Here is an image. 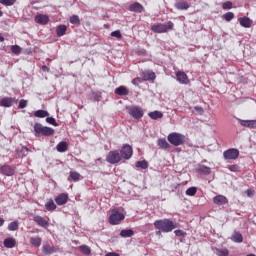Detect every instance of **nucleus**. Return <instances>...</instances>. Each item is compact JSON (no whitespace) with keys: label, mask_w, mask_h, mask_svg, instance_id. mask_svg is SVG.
I'll list each match as a JSON object with an SVG mask.
<instances>
[{"label":"nucleus","mask_w":256,"mask_h":256,"mask_svg":"<svg viewBox=\"0 0 256 256\" xmlns=\"http://www.w3.org/2000/svg\"><path fill=\"white\" fill-rule=\"evenodd\" d=\"M148 116L150 117V119L157 121V119H163V112L155 110L148 113Z\"/></svg>","instance_id":"25"},{"label":"nucleus","mask_w":256,"mask_h":256,"mask_svg":"<svg viewBox=\"0 0 256 256\" xmlns=\"http://www.w3.org/2000/svg\"><path fill=\"white\" fill-rule=\"evenodd\" d=\"M16 245L17 240H15V238L9 237L4 239V247H6V249H13V247H15Z\"/></svg>","instance_id":"15"},{"label":"nucleus","mask_w":256,"mask_h":256,"mask_svg":"<svg viewBox=\"0 0 256 256\" xmlns=\"http://www.w3.org/2000/svg\"><path fill=\"white\" fill-rule=\"evenodd\" d=\"M34 133L35 137H41V135H43L44 137H51V135L55 133V129L47 126H42L41 123H35Z\"/></svg>","instance_id":"2"},{"label":"nucleus","mask_w":256,"mask_h":256,"mask_svg":"<svg viewBox=\"0 0 256 256\" xmlns=\"http://www.w3.org/2000/svg\"><path fill=\"white\" fill-rule=\"evenodd\" d=\"M174 234L176 235V237H187V232L183 230H175Z\"/></svg>","instance_id":"47"},{"label":"nucleus","mask_w":256,"mask_h":256,"mask_svg":"<svg viewBox=\"0 0 256 256\" xmlns=\"http://www.w3.org/2000/svg\"><path fill=\"white\" fill-rule=\"evenodd\" d=\"M222 18L224 21H233V19H235V14L233 12H227L223 14Z\"/></svg>","instance_id":"38"},{"label":"nucleus","mask_w":256,"mask_h":256,"mask_svg":"<svg viewBox=\"0 0 256 256\" xmlns=\"http://www.w3.org/2000/svg\"><path fill=\"white\" fill-rule=\"evenodd\" d=\"M0 173L6 177H11L15 175V168L11 167L10 165H3L0 166Z\"/></svg>","instance_id":"11"},{"label":"nucleus","mask_w":256,"mask_h":256,"mask_svg":"<svg viewBox=\"0 0 256 256\" xmlns=\"http://www.w3.org/2000/svg\"><path fill=\"white\" fill-rule=\"evenodd\" d=\"M121 153L117 150L110 151L106 156L107 163H110V165H115L121 161Z\"/></svg>","instance_id":"6"},{"label":"nucleus","mask_w":256,"mask_h":256,"mask_svg":"<svg viewBox=\"0 0 256 256\" xmlns=\"http://www.w3.org/2000/svg\"><path fill=\"white\" fill-rule=\"evenodd\" d=\"M136 167H138L140 169H148L149 168V163H147V161H145V160L138 161V162H136Z\"/></svg>","instance_id":"41"},{"label":"nucleus","mask_w":256,"mask_h":256,"mask_svg":"<svg viewBox=\"0 0 256 256\" xmlns=\"http://www.w3.org/2000/svg\"><path fill=\"white\" fill-rule=\"evenodd\" d=\"M0 17H3V12L0 10Z\"/></svg>","instance_id":"59"},{"label":"nucleus","mask_w":256,"mask_h":256,"mask_svg":"<svg viewBox=\"0 0 256 256\" xmlns=\"http://www.w3.org/2000/svg\"><path fill=\"white\" fill-rule=\"evenodd\" d=\"M141 83V78H134L132 80V85H139Z\"/></svg>","instance_id":"52"},{"label":"nucleus","mask_w":256,"mask_h":256,"mask_svg":"<svg viewBox=\"0 0 256 256\" xmlns=\"http://www.w3.org/2000/svg\"><path fill=\"white\" fill-rule=\"evenodd\" d=\"M223 157L226 161H235L239 157V150L235 148L224 151Z\"/></svg>","instance_id":"8"},{"label":"nucleus","mask_w":256,"mask_h":256,"mask_svg":"<svg viewBox=\"0 0 256 256\" xmlns=\"http://www.w3.org/2000/svg\"><path fill=\"white\" fill-rule=\"evenodd\" d=\"M42 71L49 73L50 69L47 66H42Z\"/></svg>","instance_id":"55"},{"label":"nucleus","mask_w":256,"mask_h":256,"mask_svg":"<svg viewBox=\"0 0 256 256\" xmlns=\"http://www.w3.org/2000/svg\"><path fill=\"white\" fill-rule=\"evenodd\" d=\"M196 172L201 173L202 175H211V168L205 165H198Z\"/></svg>","instance_id":"19"},{"label":"nucleus","mask_w":256,"mask_h":256,"mask_svg":"<svg viewBox=\"0 0 256 256\" xmlns=\"http://www.w3.org/2000/svg\"><path fill=\"white\" fill-rule=\"evenodd\" d=\"M46 122H48L50 125H53L54 127H59V123H57L53 117H47Z\"/></svg>","instance_id":"46"},{"label":"nucleus","mask_w":256,"mask_h":256,"mask_svg":"<svg viewBox=\"0 0 256 256\" xmlns=\"http://www.w3.org/2000/svg\"><path fill=\"white\" fill-rule=\"evenodd\" d=\"M195 111H200V113H203V108L196 106L195 107Z\"/></svg>","instance_id":"56"},{"label":"nucleus","mask_w":256,"mask_h":256,"mask_svg":"<svg viewBox=\"0 0 256 256\" xmlns=\"http://www.w3.org/2000/svg\"><path fill=\"white\" fill-rule=\"evenodd\" d=\"M129 10L133 11L134 13H143V6L140 3L136 2L130 5Z\"/></svg>","instance_id":"24"},{"label":"nucleus","mask_w":256,"mask_h":256,"mask_svg":"<svg viewBox=\"0 0 256 256\" xmlns=\"http://www.w3.org/2000/svg\"><path fill=\"white\" fill-rule=\"evenodd\" d=\"M70 177L73 179V181H79L81 179V174L78 172L72 171L70 172Z\"/></svg>","instance_id":"43"},{"label":"nucleus","mask_w":256,"mask_h":256,"mask_svg":"<svg viewBox=\"0 0 256 256\" xmlns=\"http://www.w3.org/2000/svg\"><path fill=\"white\" fill-rule=\"evenodd\" d=\"M223 9H233V2L227 1L222 4Z\"/></svg>","instance_id":"48"},{"label":"nucleus","mask_w":256,"mask_h":256,"mask_svg":"<svg viewBox=\"0 0 256 256\" xmlns=\"http://www.w3.org/2000/svg\"><path fill=\"white\" fill-rule=\"evenodd\" d=\"M127 111L134 119H141L144 115L143 109L139 106H129L127 107Z\"/></svg>","instance_id":"7"},{"label":"nucleus","mask_w":256,"mask_h":256,"mask_svg":"<svg viewBox=\"0 0 256 256\" xmlns=\"http://www.w3.org/2000/svg\"><path fill=\"white\" fill-rule=\"evenodd\" d=\"M158 146L160 149H169L171 145L167 143V140L165 138L158 139Z\"/></svg>","instance_id":"34"},{"label":"nucleus","mask_w":256,"mask_h":256,"mask_svg":"<svg viewBox=\"0 0 256 256\" xmlns=\"http://www.w3.org/2000/svg\"><path fill=\"white\" fill-rule=\"evenodd\" d=\"M42 250L45 255H51V253H55V247L49 245L48 243L43 245Z\"/></svg>","instance_id":"28"},{"label":"nucleus","mask_w":256,"mask_h":256,"mask_svg":"<svg viewBox=\"0 0 256 256\" xmlns=\"http://www.w3.org/2000/svg\"><path fill=\"white\" fill-rule=\"evenodd\" d=\"M35 21L39 25H47V23H49V16L45 14H38L35 16Z\"/></svg>","instance_id":"14"},{"label":"nucleus","mask_w":256,"mask_h":256,"mask_svg":"<svg viewBox=\"0 0 256 256\" xmlns=\"http://www.w3.org/2000/svg\"><path fill=\"white\" fill-rule=\"evenodd\" d=\"M214 253L217 256H229V249H227V248H215Z\"/></svg>","instance_id":"29"},{"label":"nucleus","mask_w":256,"mask_h":256,"mask_svg":"<svg viewBox=\"0 0 256 256\" xmlns=\"http://www.w3.org/2000/svg\"><path fill=\"white\" fill-rule=\"evenodd\" d=\"M45 207L47 211H55L57 209V205H55V202H53V200L48 201L45 204Z\"/></svg>","instance_id":"36"},{"label":"nucleus","mask_w":256,"mask_h":256,"mask_svg":"<svg viewBox=\"0 0 256 256\" xmlns=\"http://www.w3.org/2000/svg\"><path fill=\"white\" fill-rule=\"evenodd\" d=\"M19 229V222L13 221L8 225V231H17Z\"/></svg>","instance_id":"40"},{"label":"nucleus","mask_w":256,"mask_h":256,"mask_svg":"<svg viewBox=\"0 0 256 256\" xmlns=\"http://www.w3.org/2000/svg\"><path fill=\"white\" fill-rule=\"evenodd\" d=\"M156 235H161V231L156 232Z\"/></svg>","instance_id":"60"},{"label":"nucleus","mask_w":256,"mask_h":256,"mask_svg":"<svg viewBox=\"0 0 256 256\" xmlns=\"http://www.w3.org/2000/svg\"><path fill=\"white\" fill-rule=\"evenodd\" d=\"M105 256H119V254L116 252H108L105 254Z\"/></svg>","instance_id":"54"},{"label":"nucleus","mask_w":256,"mask_h":256,"mask_svg":"<svg viewBox=\"0 0 256 256\" xmlns=\"http://www.w3.org/2000/svg\"><path fill=\"white\" fill-rule=\"evenodd\" d=\"M13 103H15V99L14 98H3L2 100H0V107H11V105H13Z\"/></svg>","instance_id":"21"},{"label":"nucleus","mask_w":256,"mask_h":256,"mask_svg":"<svg viewBox=\"0 0 256 256\" xmlns=\"http://www.w3.org/2000/svg\"><path fill=\"white\" fill-rule=\"evenodd\" d=\"M69 200V195L65 194V193H62L60 195H58L56 198H55V202L58 204V205H65V203H67V201Z\"/></svg>","instance_id":"16"},{"label":"nucleus","mask_w":256,"mask_h":256,"mask_svg":"<svg viewBox=\"0 0 256 256\" xmlns=\"http://www.w3.org/2000/svg\"><path fill=\"white\" fill-rule=\"evenodd\" d=\"M120 156L122 159L129 160L130 157H133V148L130 145L125 144L120 150Z\"/></svg>","instance_id":"9"},{"label":"nucleus","mask_w":256,"mask_h":256,"mask_svg":"<svg viewBox=\"0 0 256 256\" xmlns=\"http://www.w3.org/2000/svg\"><path fill=\"white\" fill-rule=\"evenodd\" d=\"M42 239L39 236L36 237H31L30 238V245H32V247H41V243H42Z\"/></svg>","instance_id":"26"},{"label":"nucleus","mask_w":256,"mask_h":256,"mask_svg":"<svg viewBox=\"0 0 256 256\" xmlns=\"http://www.w3.org/2000/svg\"><path fill=\"white\" fill-rule=\"evenodd\" d=\"M79 250L84 255H91V248L89 246H87V245H81L79 247Z\"/></svg>","instance_id":"37"},{"label":"nucleus","mask_w":256,"mask_h":256,"mask_svg":"<svg viewBox=\"0 0 256 256\" xmlns=\"http://www.w3.org/2000/svg\"><path fill=\"white\" fill-rule=\"evenodd\" d=\"M186 195L188 197H195L197 195V187H190L186 190Z\"/></svg>","instance_id":"39"},{"label":"nucleus","mask_w":256,"mask_h":256,"mask_svg":"<svg viewBox=\"0 0 256 256\" xmlns=\"http://www.w3.org/2000/svg\"><path fill=\"white\" fill-rule=\"evenodd\" d=\"M155 229L162 233H171L176 228L175 223L169 219L156 220L154 222Z\"/></svg>","instance_id":"1"},{"label":"nucleus","mask_w":256,"mask_h":256,"mask_svg":"<svg viewBox=\"0 0 256 256\" xmlns=\"http://www.w3.org/2000/svg\"><path fill=\"white\" fill-rule=\"evenodd\" d=\"M11 51L14 53V55H21V48L19 45H13L11 46Z\"/></svg>","instance_id":"45"},{"label":"nucleus","mask_w":256,"mask_h":256,"mask_svg":"<svg viewBox=\"0 0 256 256\" xmlns=\"http://www.w3.org/2000/svg\"><path fill=\"white\" fill-rule=\"evenodd\" d=\"M111 37H116V39H121V37H122L121 31L116 30V31L111 32Z\"/></svg>","instance_id":"49"},{"label":"nucleus","mask_w":256,"mask_h":256,"mask_svg":"<svg viewBox=\"0 0 256 256\" xmlns=\"http://www.w3.org/2000/svg\"><path fill=\"white\" fill-rule=\"evenodd\" d=\"M173 27H175V24L173 22L169 21L166 23H158L151 26V31L153 33H167L168 31H173Z\"/></svg>","instance_id":"3"},{"label":"nucleus","mask_w":256,"mask_h":256,"mask_svg":"<svg viewBox=\"0 0 256 256\" xmlns=\"http://www.w3.org/2000/svg\"><path fill=\"white\" fill-rule=\"evenodd\" d=\"M135 235V232L132 229H124L120 232V237H123L124 239H127L129 237H133Z\"/></svg>","instance_id":"27"},{"label":"nucleus","mask_w":256,"mask_h":256,"mask_svg":"<svg viewBox=\"0 0 256 256\" xmlns=\"http://www.w3.org/2000/svg\"><path fill=\"white\" fill-rule=\"evenodd\" d=\"M70 23L72 25H79V23H81V20L79 19V16L73 15L70 17Z\"/></svg>","instance_id":"42"},{"label":"nucleus","mask_w":256,"mask_h":256,"mask_svg":"<svg viewBox=\"0 0 256 256\" xmlns=\"http://www.w3.org/2000/svg\"><path fill=\"white\" fill-rule=\"evenodd\" d=\"M238 23H240L241 27H244L245 29L251 28V25H253V20L251 18L244 16L238 18Z\"/></svg>","instance_id":"13"},{"label":"nucleus","mask_w":256,"mask_h":256,"mask_svg":"<svg viewBox=\"0 0 256 256\" xmlns=\"http://www.w3.org/2000/svg\"><path fill=\"white\" fill-rule=\"evenodd\" d=\"M34 117H38L39 119H44V117H49V112L46 110H37L34 112Z\"/></svg>","instance_id":"31"},{"label":"nucleus","mask_w":256,"mask_h":256,"mask_svg":"<svg viewBox=\"0 0 256 256\" xmlns=\"http://www.w3.org/2000/svg\"><path fill=\"white\" fill-rule=\"evenodd\" d=\"M231 240H232L234 243H243V235H241V233H239V232H235V233L232 235Z\"/></svg>","instance_id":"32"},{"label":"nucleus","mask_w":256,"mask_h":256,"mask_svg":"<svg viewBox=\"0 0 256 256\" xmlns=\"http://www.w3.org/2000/svg\"><path fill=\"white\" fill-rule=\"evenodd\" d=\"M246 195L248 197H253V195H255V191L251 190V189H248L246 190Z\"/></svg>","instance_id":"53"},{"label":"nucleus","mask_w":256,"mask_h":256,"mask_svg":"<svg viewBox=\"0 0 256 256\" xmlns=\"http://www.w3.org/2000/svg\"><path fill=\"white\" fill-rule=\"evenodd\" d=\"M27 153H29V148L25 146L17 150L18 157H27Z\"/></svg>","instance_id":"35"},{"label":"nucleus","mask_w":256,"mask_h":256,"mask_svg":"<svg viewBox=\"0 0 256 256\" xmlns=\"http://www.w3.org/2000/svg\"><path fill=\"white\" fill-rule=\"evenodd\" d=\"M125 219V215L123 213L119 212L118 210L114 209L111 212V215L109 217V223L110 225H119L121 221Z\"/></svg>","instance_id":"5"},{"label":"nucleus","mask_w":256,"mask_h":256,"mask_svg":"<svg viewBox=\"0 0 256 256\" xmlns=\"http://www.w3.org/2000/svg\"><path fill=\"white\" fill-rule=\"evenodd\" d=\"M4 223H5V220L3 218H0V227H3Z\"/></svg>","instance_id":"57"},{"label":"nucleus","mask_w":256,"mask_h":256,"mask_svg":"<svg viewBox=\"0 0 256 256\" xmlns=\"http://www.w3.org/2000/svg\"><path fill=\"white\" fill-rule=\"evenodd\" d=\"M168 141L174 147H179L185 144V135L177 132H172L168 135Z\"/></svg>","instance_id":"4"},{"label":"nucleus","mask_w":256,"mask_h":256,"mask_svg":"<svg viewBox=\"0 0 256 256\" xmlns=\"http://www.w3.org/2000/svg\"><path fill=\"white\" fill-rule=\"evenodd\" d=\"M142 77L144 81H154L156 76H155V72L145 71L142 73Z\"/></svg>","instance_id":"23"},{"label":"nucleus","mask_w":256,"mask_h":256,"mask_svg":"<svg viewBox=\"0 0 256 256\" xmlns=\"http://www.w3.org/2000/svg\"><path fill=\"white\" fill-rule=\"evenodd\" d=\"M229 171H232L233 173L239 171V166L237 164L229 165L228 166Z\"/></svg>","instance_id":"50"},{"label":"nucleus","mask_w":256,"mask_h":256,"mask_svg":"<svg viewBox=\"0 0 256 256\" xmlns=\"http://www.w3.org/2000/svg\"><path fill=\"white\" fill-rule=\"evenodd\" d=\"M239 123L242 125V127H248L249 129H253L256 127V121L255 120H238Z\"/></svg>","instance_id":"18"},{"label":"nucleus","mask_w":256,"mask_h":256,"mask_svg":"<svg viewBox=\"0 0 256 256\" xmlns=\"http://www.w3.org/2000/svg\"><path fill=\"white\" fill-rule=\"evenodd\" d=\"M56 149L59 153H65V151H67V142L62 141L58 143V145L56 146Z\"/></svg>","instance_id":"33"},{"label":"nucleus","mask_w":256,"mask_h":256,"mask_svg":"<svg viewBox=\"0 0 256 256\" xmlns=\"http://www.w3.org/2000/svg\"><path fill=\"white\" fill-rule=\"evenodd\" d=\"M19 107L20 109H25V107H27V100H24V99L20 100Z\"/></svg>","instance_id":"51"},{"label":"nucleus","mask_w":256,"mask_h":256,"mask_svg":"<svg viewBox=\"0 0 256 256\" xmlns=\"http://www.w3.org/2000/svg\"><path fill=\"white\" fill-rule=\"evenodd\" d=\"M3 41H5V38H4L3 35H1V33H0V43H3Z\"/></svg>","instance_id":"58"},{"label":"nucleus","mask_w":256,"mask_h":256,"mask_svg":"<svg viewBox=\"0 0 256 256\" xmlns=\"http://www.w3.org/2000/svg\"><path fill=\"white\" fill-rule=\"evenodd\" d=\"M115 94L121 97L129 95V88L126 86H119L115 89Z\"/></svg>","instance_id":"20"},{"label":"nucleus","mask_w":256,"mask_h":256,"mask_svg":"<svg viewBox=\"0 0 256 256\" xmlns=\"http://www.w3.org/2000/svg\"><path fill=\"white\" fill-rule=\"evenodd\" d=\"M174 7L178 9V11H187L189 9V3L188 2H176Z\"/></svg>","instance_id":"22"},{"label":"nucleus","mask_w":256,"mask_h":256,"mask_svg":"<svg viewBox=\"0 0 256 256\" xmlns=\"http://www.w3.org/2000/svg\"><path fill=\"white\" fill-rule=\"evenodd\" d=\"M33 221L39 226L43 227L44 229H47L49 227V219H45L42 216L36 215L33 218Z\"/></svg>","instance_id":"12"},{"label":"nucleus","mask_w":256,"mask_h":256,"mask_svg":"<svg viewBox=\"0 0 256 256\" xmlns=\"http://www.w3.org/2000/svg\"><path fill=\"white\" fill-rule=\"evenodd\" d=\"M0 3L6 7H11L12 5H15V0H0Z\"/></svg>","instance_id":"44"},{"label":"nucleus","mask_w":256,"mask_h":256,"mask_svg":"<svg viewBox=\"0 0 256 256\" xmlns=\"http://www.w3.org/2000/svg\"><path fill=\"white\" fill-rule=\"evenodd\" d=\"M65 33H67V26L59 25L56 28V34H57L58 37H63V35H65Z\"/></svg>","instance_id":"30"},{"label":"nucleus","mask_w":256,"mask_h":256,"mask_svg":"<svg viewBox=\"0 0 256 256\" xmlns=\"http://www.w3.org/2000/svg\"><path fill=\"white\" fill-rule=\"evenodd\" d=\"M176 80L181 85H189V83H191L189 76H187V74L183 71L176 72Z\"/></svg>","instance_id":"10"},{"label":"nucleus","mask_w":256,"mask_h":256,"mask_svg":"<svg viewBox=\"0 0 256 256\" xmlns=\"http://www.w3.org/2000/svg\"><path fill=\"white\" fill-rule=\"evenodd\" d=\"M213 201L215 203V205H227L228 200L227 197L223 196V195H217L213 198Z\"/></svg>","instance_id":"17"}]
</instances>
